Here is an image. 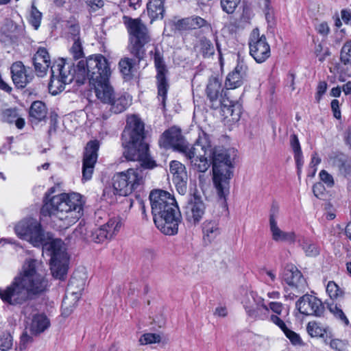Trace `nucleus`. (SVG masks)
I'll use <instances>...</instances> for the list:
<instances>
[{
    "mask_svg": "<svg viewBox=\"0 0 351 351\" xmlns=\"http://www.w3.org/2000/svg\"><path fill=\"white\" fill-rule=\"evenodd\" d=\"M202 136L206 138L207 143L204 147H199V151L196 152L191 165L194 169L204 173L213 164V182L219 197L225 203L229 193V180L232 176L234 150L213 149L208 135L202 132Z\"/></svg>",
    "mask_w": 351,
    "mask_h": 351,
    "instance_id": "nucleus-1",
    "label": "nucleus"
},
{
    "mask_svg": "<svg viewBox=\"0 0 351 351\" xmlns=\"http://www.w3.org/2000/svg\"><path fill=\"white\" fill-rule=\"evenodd\" d=\"M14 230L20 239L29 241L34 247L42 245L45 250L50 252V269L52 276L56 279H64L69 258L65 245L61 239H56L45 243V234L41 225L33 218L21 221L16 225Z\"/></svg>",
    "mask_w": 351,
    "mask_h": 351,
    "instance_id": "nucleus-2",
    "label": "nucleus"
},
{
    "mask_svg": "<svg viewBox=\"0 0 351 351\" xmlns=\"http://www.w3.org/2000/svg\"><path fill=\"white\" fill-rule=\"evenodd\" d=\"M49 192L46 194V199H49L45 201L40 213L52 217L59 228H68L83 215L84 202L80 193H61L49 197L54 189L51 188Z\"/></svg>",
    "mask_w": 351,
    "mask_h": 351,
    "instance_id": "nucleus-3",
    "label": "nucleus"
},
{
    "mask_svg": "<svg viewBox=\"0 0 351 351\" xmlns=\"http://www.w3.org/2000/svg\"><path fill=\"white\" fill-rule=\"evenodd\" d=\"M98 60V55H94L72 65L66 62L53 65L49 84V92L53 95H58L64 89L66 84L74 80L78 85H82L88 80L90 84L91 74L97 69Z\"/></svg>",
    "mask_w": 351,
    "mask_h": 351,
    "instance_id": "nucleus-4",
    "label": "nucleus"
},
{
    "mask_svg": "<svg viewBox=\"0 0 351 351\" xmlns=\"http://www.w3.org/2000/svg\"><path fill=\"white\" fill-rule=\"evenodd\" d=\"M98 65L91 74L90 85L94 89L97 98L101 102L108 104L112 113H121L130 106L132 98L129 95L114 93L109 82L111 72L108 61L101 54H98Z\"/></svg>",
    "mask_w": 351,
    "mask_h": 351,
    "instance_id": "nucleus-5",
    "label": "nucleus"
},
{
    "mask_svg": "<svg viewBox=\"0 0 351 351\" xmlns=\"http://www.w3.org/2000/svg\"><path fill=\"white\" fill-rule=\"evenodd\" d=\"M149 200L156 227L165 234H177L182 216L174 196L167 191L155 189L151 191Z\"/></svg>",
    "mask_w": 351,
    "mask_h": 351,
    "instance_id": "nucleus-6",
    "label": "nucleus"
},
{
    "mask_svg": "<svg viewBox=\"0 0 351 351\" xmlns=\"http://www.w3.org/2000/svg\"><path fill=\"white\" fill-rule=\"evenodd\" d=\"M123 21L128 33V50L138 62H141L145 56V45L150 41L149 30L139 18L124 16Z\"/></svg>",
    "mask_w": 351,
    "mask_h": 351,
    "instance_id": "nucleus-7",
    "label": "nucleus"
},
{
    "mask_svg": "<svg viewBox=\"0 0 351 351\" xmlns=\"http://www.w3.org/2000/svg\"><path fill=\"white\" fill-rule=\"evenodd\" d=\"M206 138L202 136V132L199 134L195 143L191 145L184 140L181 130L176 127H172L162 133L159 140V145L165 149L173 147L182 154L191 164V160L195 157L196 152L199 151V147H205V145H201V143L206 145Z\"/></svg>",
    "mask_w": 351,
    "mask_h": 351,
    "instance_id": "nucleus-8",
    "label": "nucleus"
},
{
    "mask_svg": "<svg viewBox=\"0 0 351 351\" xmlns=\"http://www.w3.org/2000/svg\"><path fill=\"white\" fill-rule=\"evenodd\" d=\"M147 176V173L133 168L116 173L112 177L114 194L120 196L129 195L144 184Z\"/></svg>",
    "mask_w": 351,
    "mask_h": 351,
    "instance_id": "nucleus-9",
    "label": "nucleus"
},
{
    "mask_svg": "<svg viewBox=\"0 0 351 351\" xmlns=\"http://www.w3.org/2000/svg\"><path fill=\"white\" fill-rule=\"evenodd\" d=\"M121 226V219L117 217L110 219L106 224L94 230H88L85 225L80 223L73 234L75 237H80L88 242L100 243L106 239H111L119 231Z\"/></svg>",
    "mask_w": 351,
    "mask_h": 351,
    "instance_id": "nucleus-10",
    "label": "nucleus"
},
{
    "mask_svg": "<svg viewBox=\"0 0 351 351\" xmlns=\"http://www.w3.org/2000/svg\"><path fill=\"white\" fill-rule=\"evenodd\" d=\"M22 284L31 299L44 293L49 285L43 274L36 270V261L30 259L23 266V272L19 275Z\"/></svg>",
    "mask_w": 351,
    "mask_h": 351,
    "instance_id": "nucleus-11",
    "label": "nucleus"
},
{
    "mask_svg": "<svg viewBox=\"0 0 351 351\" xmlns=\"http://www.w3.org/2000/svg\"><path fill=\"white\" fill-rule=\"evenodd\" d=\"M122 145L125 148L123 156L126 160L138 162L134 169H140L148 175L150 170L157 167L156 162L149 153V145L145 141L122 143Z\"/></svg>",
    "mask_w": 351,
    "mask_h": 351,
    "instance_id": "nucleus-12",
    "label": "nucleus"
},
{
    "mask_svg": "<svg viewBox=\"0 0 351 351\" xmlns=\"http://www.w3.org/2000/svg\"><path fill=\"white\" fill-rule=\"evenodd\" d=\"M153 53V59L154 66L156 71V79L158 89V97L161 101V104L165 107L167 99V94L169 88L167 80L168 69L164 60L163 53L155 47L154 51L150 52V55Z\"/></svg>",
    "mask_w": 351,
    "mask_h": 351,
    "instance_id": "nucleus-13",
    "label": "nucleus"
},
{
    "mask_svg": "<svg viewBox=\"0 0 351 351\" xmlns=\"http://www.w3.org/2000/svg\"><path fill=\"white\" fill-rule=\"evenodd\" d=\"M250 55L254 60L261 64L271 56V49L265 34H261L258 28L252 29L248 40Z\"/></svg>",
    "mask_w": 351,
    "mask_h": 351,
    "instance_id": "nucleus-14",
    "label": "nucleus"
},
{
    "mask_svg": "<svg viewBox=\"0 0 351 351\" xmlns=\"http://www.w3.org/2000/svg\"><path fill=\"white\" fill-rule=\"evenodd\" d=\"M0 298L4 302L11 305L22 304L32 300L19 276L5 289H0Z\"/></svg>",
    "mask_w": 351,
    "mask_h": 351,
    "instance_id": "nucleus-15",
    "label": "nucleus"
},
{
    "mask_svg": "<svg viewBox=\"0 0 351 351\" xmlns=\"http://www.w3.org/2000/svg\"><path fill=\"white\" fill-rule=\"evenodd\" d=\"M183 209L184 216L187 223L191 226H196L204 217L206 204L202 196L194 193L189 197Z\"/></svg>",
    "mask_w": 351,
    "mask_h": 351,
    "instance_id": "nucleus-16",
    "label": "nucleus"
},
{
    "mask_svg": "<svg viewBox=\"0 0 351 351\" xmlns=\"http://www.w3.org/2000/svg\"><path fill=\"white\" fill-rule=\"evenodd\" d=\"M145 138L144 123L136 115L128 118L127 125L122 133V143L141 142Z\"/></svg>",
    "mask_w": 351,
    "mask_h": 351,
    "instance_id": "nucleus-17",
    "label": "nucleus"
},
{
    "mask_svg": "<svg viewBox=\"0 0 351 351\" xmlns=\"http://www.w3.org/2000/svg\"><path fill=\"white\" fill-rule=\"evenodd\" d=\"M295 307L301 314L321 317L325 311L322 302L317 297L305 294L295 303Z\"/></svg>",
    "mask_w": 351,
    "mask_h": 351,
    "instance_id": "nucleus-18",
    "label": "nucleus"
},
{
    "mask_svg": "<svg viewBox=\"0 0 351 351\" xmlns=\"http://www.w3.org/2000/svg\"><path fill=\"white\" fill-rule=\"evenodd\" d=\"M279 215V206L272 204L269 211V229L272 239L276 242H287L293 243L295 241L294 232H285L278 226L277 219Z\"/></svg>",
    "mask_w": 351,
    "mask_h": 351,
    "instance_id": "nucleus-19",
    "label": "nucleus"
},
{
    "mask_svg": "<svg viewBox=\"0 0 351 351\" xmlns=\"http://www.w3.org/2000/svg\"><path fill=\"white\" fill-rule=\"evenodd\" d=\"M99 148V143L97 140L89 141L85 147L82 164V179L84 180L92 178Z\"/></svg>",
    "mask_w": 351,
    "mask_h": 351,
    "instance_id": "nucleus-20",
    "label": "nucleus"
},
{
    "mask_svg": "<svg viewBox=\"0 0 351 351\" xmlns=\"http://www.w3.org/2000/svg\"><path fill=\"white\" fill-rule=\"evenodd\" d=\"M243 303L247 315L254 319H263L265 315L262 314V311L269 312L264 299L254 292L247 293Z\"/></svg>",
    "mask_w": 351,
    "mask_h": 351,
    "instance_id": "nucleus-21",
    "label": "nucleus"
},
{
    "mask_svg": "<svg viewBox=\"0 0 351 351\" xmlns=\"http://www.w3.org/2000/svg\"><path fill=\"white\" fill-rule=\"evenodd\" d=\"M248 67L243 60H238L237 64L226 77L225 86L227 89H234L243 85L247 77Z\"/></svg>",
    "mask_w": 351,
    "mask_h": 351,
    "instance_id": "nucleus-22",
    "label": "nucleus"
},
{
    "mask_svg": "<svg viewBox=\"0 0 351 351\" xmlns=\"http://www.w3.org/2000/svg\"><path fill=\"white\" fill-rule=\"evenodd\" d=\"M75 284L76 279L72 277L68 285L66 295L62 302V314L65 316H68L73 311L81 295L80 291L83 289L84 282H81L77 291L74 290Z\"/></svg>",
    "mask_w": 351,
    "mask_h": 351,
    "instance_id": "nucleus-23",
    "label": "nucleus"
},
{
    "mask_svg": "<svg viewBox=\"0 0 351 351\" xmlns=\"http://www.w3.org/2000/svg\"><path fill=\"white\" fill-rule=\"evenodd\" d=\"M169 168L178 192L181 195L185 194L187 191L188 180L185 166L179 161L173 160L170 163Z\"/></svg>",
    "mask_w": 351,
    "mask_h": 351,
    "instance_id": "nucleus-24",
    "label": "nucleus"
},
{
    "mask_svg": "<svg viewBox=\"0 0 351 351\" xmlns=\"http://www.w3.org/2000/svg\"><path fill=\"white\" fill-rule=\"evenodd\" d=\"M283 278L289 286L293 287L300 291H304L306 285V280L301 271L295 265H287Z\"/></svg>",
    "mask_w": 351,
    "mask_h": 351,
    "instance_id": "nucleus-25",
    "label": "nucleus"
},
{
    "mask_svg": "<svg viewBox=\"0 0 351 351\" xmlns=\"http://www.w3.org/2000/svg\"><path fill=\"white\" fill-rule=\"evenodd\" d=\"M176 27L178 30H192L199 28H204L208 31L212 30L210 24L204 19L198 16H193L179 20L176 23Z\"/></svg>",
    "mask_w": 351,
    "mask_h": 351,
    "instance_id": "nucleus-26",
    "label": "nucleus"
},
{
    "mask_svg": "<svg viewBox=\"0 0 351 351\" xmlns=\"http://www.w3.org/2000/svg\"><path fill=\"white\" fill-rule=\"evenodd\" d=\"M12 81L18 88H24L32 80V75L27 71L21 62H16L11 66Z\"/></svg>",
    "mask_w": 351,
    "mask_h": 351,
    "instance_id": "nucleus-27",
    "label": "nucleus"
},
{
    "mask_svg": "<svg viewBox=\"0 0 351 351\" xmlns=\"http://www.w3.org/2000/svg\"><path fill=\"white\" fill-rule=\"evenodd\" d=\"M50 326V321L44 313H36L34 314L28 324L32 335H38L45 332Z\"/></svg>",
    "mask_w": 351,
    "mask_h": 351,
    "instance_id": "nucleus-28",
    "label": "nucleus"
},
{
    "mask_svg": "<svg viewBox=\"0 0 351 351\" xmlns=\"http://www.w3.org/2000/svg\"><path fill=\"white\" fill-rule=\"evenodd\" d=\"M203 239L206 243H210L221 234V230L219 221L216 219L206 220L202 226Z\"/></svg>",
    "mask_w": 351,
    "mask_h": 351,
    "instance_id": "nucleus-29",
    "label": "nucleus"
},
{
    "mask_svg": "<svg viewBox=\"0 0 351 351\" xmlns=\"http://www.w3.org/2000/svg\"><path fill=\"white\" fill-rule=\"evenodd\" d=\"M206 94L209 99L210 105L221 97L223 94V88L221 82L215 76H211L208 79V82L206 88Z\"/></svg>",
    "mask_w": 351,
    "mask_h": 351,
    "instance_id": "nucleus-30",
    "label": "nucleus"
},
{
    "mask_svg": "<svg viewBox=\"0 0 351 351\" xmlns=\"http://www.w3.org/2000/svg\"><path fill=\"white\" fill-rule=\"evenodd\" d=\"M226 93H225L223 95L222 94L221 97H219V98L211 105V107L214 109H217L221 107L223 112L233 117V119H238L240 114V109L237 107V112L234 113L235 105L232 101L226 97Z\"/></svg>",
    "mask_w": 351,
    "mask_h": 351,
    "instance_id": "nucleus-31",
    "label": "nucleus"
},
{
    "mask_svg": "<svg viewBox=\"0 0 351 351\" xmlns=\"http://www.w3.org/2000/svg\"><path fill=\"white\" fill-rule=\"evenodd\" d=\"M340 60L346 66L345 71L341 69L340 75V80L344 81L345 77L351 76V39L343 44L341 49Z\"/></svg>",
    "mask_w": 351,
    "mask_h": 351,
    "instance_id": "nucleus-32",
    "label": "nucleus"
},
{
    "mask_svg": "<svg viewBox=\"0 0 351 351\" xmlns=\"http://www.w3.org/2000/svg\"><path fill=\"white\" fill-rule=\"evenodd\" d=\"M165 0H149L147 10L151 23L163 19L165 12Z\"/></svg>",
    "mask_w": 351,
    "mask_h": 351,
    "instance_id": "nucleus-33",
    "label": "nucleus"
},
{
    "mask_svg": "<svg viewBox=\"0 0 351 351\" xmlns=\"http://www.w3.org/2000/svg\"><path fill=\"white\" fill-rule=\"evenodd\" d=\"M331 165L338 169L339 173L346 178H351V161L346 160L343 155L331 158Z\"/></svg>",
    "mask_w": 351,
    "mask_h": 351,
    "instance_id": "nucleus-34",
    "label": "nucleus"
},
{
    "mask_svg": "<svg viewBox=\"0 0 351 351\" xmlns=\"http://www.w3.org/2000/svg\"><path fill=\"white\" fill-rule=\"evenodd\" d=\"M47 110L45 104L40 101H35L29 109V117L32 122H39L45 119Z\"/></svg>",
    "mask_w": 351,
    "mask_h": 351,
    "instance_id": "nucleus-35",
    "label": "nucleus"
},
{
    "mask_svg": "<svg viewBox=\"0 0 351 351\" xmlns=\"http://www.w3.org/2000/svg\"><path fill=\"white\" fill-rule=\"evenodd\" d=\"M137 59L125 57L121 58L119 62V69L125 80H130L132 78V69L135 64L139 63Z\"/></svg>",
    "mask_w": 351,
    "mask_h": 351,
    "instance_id": "nucleus-36",
    "label": "nucleus"
},
{
    "mask_svg": "<svg viewBox=\"0 0 351 351\" xmlns=\"http://www.w3.org/2000/svg\"><path fill=\"white\" fill-rule=\"evenodd\" d=\"M196 47L198 49L203 57L208 58L213 56L215 53V49L213 43L208 38L203 37L199 39Z\"/></svg>",
    "mask_w": 351,
    "mask_h": 351,
    "instance_id": "nucleus-37",
    "label": "nucleus"
},
{
    "mask_svg": "<svg viewBox=\"0 0 351 351\" xmlns=\"http://www.w3.org/2000/svg\"><path fill=\"white\" fill-rule=\"evenodd\" d=\"M300 245L307 256H316L319 254V247L308 239H304Z\"/></svg>",
    "mask_w": 351,
    "mask_h": 351,
    "instance_id": "nucleus-38",
    "label": "nucleus"
},
{
    "mask_svg": "<svg viewBox=\"0 0 351 351\" xmlns=\"http://www.w3.org/2000/svg\"><path fill=\"white\" fill-rule=\"evenodd\" d=\"M41 19L42 13L37 9L34 3H32L28 19L29 23L35 29H37L40 27Z\"/></svg>",
    "mask_w": 351,
    "mask_h": 351,
    "instance_id": "nucleus-39",
    "label": "nucleus"
},
{
    "mask_svg": "<svg viewBox=\"0 0 351 351\" xmlns=\"http://www.w3.org/2000/svg\"><path fill=\"white\" fill-rule=\"evenodd\" d=\"M326 292L332 300L342 298L343 291L333 281H329L326 286Z\"/></svg>",
    "mask_w": 351,
    "mask_h": 351,
    "instance_id": "nucleus-40",
    "label": "nucleus"
},
{
    "mask_svg": "<svg viewBox=\"0 0 351 351\" xmlns=\"http://www.w3.org/2000/svg\"><path fill=\"white\" fill-rule=\"evenodd\" d=\"M70 53L74 60H77L84 56V51L80 39H75L70 49Z\"/></svg>",
    "mask_w": 351,
    "mask_h": 351,
    "instance_id": "nucleus-41",
    "label": "nucleus"
},
{
    "mask_svg": "<svg viewBox=\"0 0 351 351\" xmlns=\"http://www.w3.org/2000/svg\"><path fill=\"white\" fill-rule=\"evenodd\" d=\"M161 341V337L155 333H145L139 339L141 345H147L155 343H159Z\"/></svg>",
    "mask_w": 351,
    "mask_h": 351,
    "instance_id": "nucleus-42",
    "label": "nucleus"
},
{
    "mask_svg": "<svg viewBox=\"0 0 351 351\" xmlns=\"http://www.w3.org/2000/svg\"><path fill=\"white\" fill-rule=\"evenodd\" d=\"M241 0H221V6L225 12L227 14H232Z\"/></svg>",
    "mask_w": 351,
    "mask_h": 351,
    "instance_id": "nucleus-43",
    "label": "nucleus"
},
{
    "mask_svg": "<svg viewBox=\"0 0 351 351\" xmlns=\"http://www.w3.org/2000/svg\"><path fill=\"white\" fill-rule=\"evenodd\" d=\"M328 308L330 311L338 319H339L346 326L349 324V320L343 312V311L339 308L337 304H328Z\"/></svg>",
    "mask_w": 351,
    "mask_h": 351,
    "instance_id": "nucleus-44",
    "label": "nucleus"
},
{
    "mask_svg": "<svg viewBox=\"0 0 351 351\" xmlns=\"http://www.w3.org/2000/svg\"><path fill=\"white\" fill-rule=\"evenodd\" d=\"M306 330L308 333L313 337H322L324 334V330L315 322H309Z\"/></svg>",
    "mask_w": 351,
    "mask_h": 351,
    "instance_id": "nucleus-45",
    "label": "nucleus"
},
{
    "mask_svg": "<svg viewBox=\"0 0 351 351\" xmlns=\"http://www.w3.org/2000/svg\"><path fill=\"white\" fill-rule=\"evenodd\" d=\"M12 346V337L9 333L3 334L0 337V350L7 351Z\"/></svg>",
    "mask_w": 351,
    "mask_h": 351,
    "instance_id": "nucleus-46",
    "label": "nucleus"
},
{
    "mask_svg": "<svg viewBox=\"0 0 351 351\" xmlns=\"http://www.w3.org/2000/svg\"><path fill=\"white\" fill-rule=\"evenodd\" d=\"M36 60H40L42 62L51 64L50 58L48 51L45 48L40 47L34 56Z\"/></svg>",
    "mask_w": 351,
    "mask_h": 351,
    "instance_id": "nucleus-47",
    "label": "nucleus"
},
{
    "mask_svg": "<svg viewBox=\"0 0 351 351\" xmlns=\"http://www.w3.org/2000/svg\"><path fill=\"white\" fill-rule=\"evenodd\" d=\"M33 63L34 65L35 71L38 76H43L50 66L46 62H42L40 60H36L35 58H33Z\"/></svg>",
    "mask_w": 351,
    "mask_h": 351,
    "instance_id": "nucleus-48",
    "label": "nucleus"
},
{
    "mask_svg": "<svg viewBox=\"0 0 351 351\" xmlns=\"http://www.w3.org/2000/svg\"><path fill=\"white\" fill-rule=\"evenodd\" d=\"M261 3L263 6L266 20L269 23H271L274 20V14L273 10L270 7L269 0H262Z\"/></svg>",
    "mask_w": 351,
    "mask_h": 351,
    "instance_id": "nucleus-49",
    "label": "nucleus"
},
{
    "mask_svg": "<svg viewBox=\"0 0 351 351\" xmlns=\"http://www.w3.org/2000/svg\"><path fill=\"white\" fill-rule=\"evenodd\" d=\"M319 176L321 180L326 184L328 187L331 188L334 186L335 182L332 176L329 174L326 170H322Z\"/></svg>",
    "mask_w": 351,
    "mask_h": 351,
    "instance_id": "nucleus-50",
    "label": "nucleus"
},
{
    "mask_svg": "<svg viewBox=\"0 0 351 351\" xmlns=\"http://www.w3.org/2000/svg\"><path fill=\"white\" fill-rule=\"evenodd\" d=\"M287 337L293 345H302V340L299 335L287 328L284 331Z\"/></svg>",
    "mask_w": 351,
    "mask_h": 351,
    "instance_id": "nucleus-51",
    "label": "nucleus"
},
{
    "mask_svg": "<svg viewBox=\"0 0 351 351\" xmlns=\"http://www.w3.org/2000/svg\"><path fill=\"white\" fill-rule=\"evenodd\" d=\"M17 117V114L15 110L6 109L3 111L2 114V119L4 121L8 123H13Z\"/></svg>",
    "mask_w": 351,
    "mask_h": 351,
    "instance_id": "nucleus-52",
    "label": "nucleus"
},
{
    "mask_svg": "<svg viewBox=\"0 0 351 351\" xmlns=\"http://www.w3.org/2000/svg\"><path fill=\"white\" fill-rule=\"evenodd\" d=\"M290 143L293 149L294 154L296 153L302 152L300 145L298 136L295 134H292L290 137Z\"/></svg>",
    "mask_w": 351,
    "mask_h": 351,
    "instance_id": "nucleus-53",
    "label": "nucleus"
},
{
    "mask_svg": "<svg viewBox=\"0 0 351 351\" xmlns=\"http://www.w3.org/2000/svg\"><path fill=\"white\" fill-rule=\"evenodd\" d=\"M80 28L78 24H71L69 27L68 33L72 37L73 40H75V39H80Z\"/></svg>",
    "mask_w": 351,
    "mask_h": 351,
    "instance_id": "nucleus-54",
    "label": "nucleus"
},
{
    "mask_svg": "<svg viewBox=\"0 0 351 351\" xmlns=\"http://www.w3.org/2000/svg\"><path fill=\"white\" fill-rule=\"evenodd\" d=\"M331 109L333 112V116L337 119H340L341 117V110L339 108V101L337 99H332L331 101Z\"/></svg>",
    "mask_w": 351,
    "mask_h": 351,
    "instance_id": "nucleus-55",
    "label": "nucleus"
},
{
    "mask_svg": "<svg viewBox=\"0 0 351 351\" xmlns=\"http://www.w3.org/2000/svg\"><path fill=\"white\" fill-rule=\"evenodd\" d=\"M267 307L269 308V311L271 310L274 313L278 315H280L282 311L283 304L281 302H271L269 303Z\"/></svg>",
    "mask_w": 351,
    "mask_h": 351,
    "instance_id": "nucleus-56",
    "label": "nucleus"
},
{
    "mask_svg": "<svg viewBox=\"0 0 351 351\" xmlns=\"http://www.w3.org/2000/svg\"><path fill=\"white\" fill-rule=\"evenodd\" d=\"M270 319L274 324L278 326L283 332L288 328L284 321L277 315H271Z\"/></svg>",
    "mask_w": 351,
    "mask_h": 351,
    "instance_id": "nucleus-57",
    "label": "nucleus"
},
{
    "mask_svg": "<svg viewBox=\"0 0 351 351\" xmlns=\"http://www.w3.org/2000/svg\"><path fill=\"white\" fill-rule=\"evenodd\" d=\"M327 89V83L326 82H320L317 86L316 99L319 101L322 95L326 93Z\"/></svg>",
    "mask_w": 351,
    "mask_h": 351,
    "instance_id": "nucleus-58",
    "label": "nucleus"
},
{
    "mask_svg": "<svg viewBox=\"0 0 351 351\" xmlns=\"http://www.w3.org/2000/svg\"><path fill=\"white\" fill-rule=\"evenodd\" d=\"M294 159L295 160L298 172V173H300L301 171L302 167L303 166L304 164L302 152L295 154Z\"/></svg>",
    "mask_w": 351,
    "mask_h": 351,
    "instance_id": "nucleus-59",
    "label": "nucleus"
},
{
    "mask_svg": "<svg viewBox=\"0 0 351 351\" xmlns=\"http://www.w3.org/2000/svg\"><path fill=\"white\" fill-rule=\"evenodd\" d=\"M319 34L326 36L330 32V28L327 24V23L323 22L319 23L316 27Z\"/></svg>",
    "mask_w": 351,
    "mask_h": 351,
    "instance_id": "nucleus-60",
    "label": "nucleus"
},
{
    "mask_svg": "<svg viewBox=\"0 0 351 351\" xmlns=\"http://www.w3.org/2000/svg\"><path fill=\"white\" fill-rule=\"evenodd\" d=\"M341 16L346 24H351V10L347 9L342 10Z\"/></svg>",
    "mask_w": 351,
    "mask_h": 351,
    "instance_id": "nucleus-61",
    "label": "nucleus"
},
{
    "mask_svg": "<svg viewBox=\"0 0 351 351\" xmlns=\"http://www.w3.org/2000/svg\"><path fill=\"white\" fill-rule=\"evenodd\" d=\"M86 3L94 10L101 8L104 5L102 0H86Z\"/></svg>",
    "mask_w": 351,
    "mask_h": 351,
    "instance_id": "nucleus-62",
    "label": "nucleus"
},
{
    "mask_svg": "<svg viewBox=\"0 0 351 351\" xmlns=\"http://www.w3.org/2000/svg\"><path fill=\"white\" fill-rule=\"evenodd\" d=\"M324 186L320 182L314 184L313 186V192L317 197H319V195L322 194Z\"/></svg>",
    "mask_w": 351,
    "mask_h": 351,
    "instance_id": "nucleus-63",
    "label": "nucleus"
},
{
    "mask_svg": "<svg viewBox=\"0 0 351 351\" xmlns=\"http://www.w3.org/2000/svg\"><path fill=\"white\" fill-rule=\"evenodd\" d=\"M128 1V5L133 10H136L141 5V0H121L120 3H125Z\"/></svg>",
    "mask_w": 351,
    "mask_h": 351,
    "instance_id": "nucleus-64",
    "label": "nucleus"
}]
</instances>
